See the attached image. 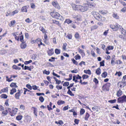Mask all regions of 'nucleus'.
<instances>
[{"label": "nucleus", "instance_id": "2", "mask_svg": "<svg viewBox=\"0 0 126 126\" xmlns=\"http://www.w3.org/2000/svg\"><path fill=\"white\" fill-rule=\"evenodd\" d=\"M51 16L53 18L61 20H64V18L57 12L53 11L50 13Z\"/></svg>", "mask_w": 126, "mask_h": 126}, {"label": "nucleus", "instance_id": "4", "mask_svg": "<svg viewBox=\"0 0 126 126\" xmlns=\"http://www.w3.org/2000/svg\"><path fill=\"white\" fill-rule=\"evenodd\" d=\"M110 28L115 31H118L119 29H121L122 26L117 23H116L115 25L111 24L110 25Z\"/></svg>", "mask_w": 126, "mask_h": 126}, {"label": "nucleus", "instance_id": "5", "mask_svg": "<svg viewBox=\"0 0 126 126\" xmlns=\"http://www.w3.org/2000/svg\"><path fill=\"white\" fill-rule=\"evenodd\" d=\"M117 101L118 103H120L126 102V96L124 95L119 98L118 99Z\"/></svg>", "mask_w": 126, "mask_h": 126}, {"label": "nucleus", "instance_id": "26", "mask_svg": "<svg viewBox=\"0 0 126 126\" xmlns=\"http://www.w3.org/2000/svg\"><path fill=\"white\" fill-rule=\"evenodd\" d=\"M40 30L43 33H44L46 32V30L44 29L43 27L42 26H40L39 27Z\"/></svg>", "mask_w": 126, "mask_h": 126}, {"label": "nucleus", "instance_id": "42", "mask_svg": "<svg viewBox=\"0 0 126 126\" xmlns=\"http://www.w3.org/2000/svg\"><path fill=\"white\" fill-rule=\"evenodd\" d=\"M67 93L71 96H74V94L72 93L70 90H68V91L67 92Z\"/></svg>", "mask_w": 126, "mask_h": 126}, {"label": "nucleus", "instance_id": "47", "mask_svg": "<svg viewBox=\"0 0 126 126\" xmlns=\"http://www.w3.org/2000/svg\"><path fill=\"white\" fill-rule=\"evenodd\" d=\"M55 53L57 54H59L60 53V50L59 49H56L55 50Z\"/></svg>", "mask_w": 126, "mask_h": 126}, {"label": "nucleus", "instance_id": "10", "mask_svg": "<svg viewBox=\"0 0 126 126\" xmlns=\"http://www.w3.org/2000/svg\"><path fill=\"white\" fill-rule=\"evenodd\" d=\"M10 112H11V109L9 108H8L5 111H3L2 113L4 115H7L8 113H9L10 114Z\"/></svg>", "mask_w": 126, "mask_h": 126}, {"label": "nucleus", "instance_id": "9", "mask_svg": "<svg viewBox=\"0 0 126 126\" xmlns=\"http://www.w3.org/2000/svg\"><path fill=\"white\" fill-rule=\"evenodd\" d=\"M18 109L16 108H13L11 109V112H10V114L12 116H13L16 114L17 111Z\"/></svg>", "mask_w": 126, "mask_h": 126}, {"label": "nucleus", "instance_id": "6", "mask_svg": "<svg viewBox=\"0 0 126 126\" xmlns=\"http://www.w3.org/2000/svg\"><path fill=\"white\" fill-rule=\"evenodd\" d=\"M52 4L53 6L56 9L58 10H60L61 9V7L57 1L52 2Z\"/></svg>", "mask_w": 126, "mask_h": 126}, {"label": "nucleus", "instance_id": "48", "mask_svg": "<svg viewBox=\"0 0 126 126\" xmlns=\"http://www.w3.org/2000/svg\"><path fill=\"white\" fill-rule=\"evenodd\" d=\"M67 38H68L69 39H72V35L70 34H68L66 36Z\"/></svg>", "mask_w": 126, "mask_h": 126}, {"label": "nucleus", "instance_id": "22", "mask_svg": "<svg viewBox=\"0 0 126 126\" xmlns=\"http://www.w3.org/2000/svg\"><path fill=\"white\" fill-rule=\"evenodd\" d=\"M107 76V73L106 71L104 72L101 74V77L104 78H105Z\"/></svg>", "mask_w": 126, "mask_h": 126}, {"label": "nucleus", "instance_id": "33", "mask_svg": "<svg viewBox=\"0 0 126 126\" xmlns=\"http://www.w3.org/2000/svg\"><path fill=\"white\" fill-rule=\"evenodd\" d=\"M33 42L32 43H35V42H36L37 43L38 42H40V45H43V44L42 42L41 39L39 38H38L36 39V40H35V42H34V41H33Z\"/></svg>", "mask_w": 126, "mask_h": 126}, {"label": "nucleus", "instance_id": "57", "mask_svg": "<svg viewBox=\"0 0 126 126\" xmlns=\"http://www.w3.org/2000/svg\"><path fill=\"white\" fill-rule=\"evenodd\" d=\"M32 62V60H30L29 61H26L24 62V64H25L27 65L28 64L31 63Z\"/></svg>", "mask_w": 126, "mask_h": 126}, {"label": "nucleus", "instance_id": "14", "mask_svg": "<svg viewBox=\"0 0 126 126\" xmlns=\"http://www.w3.org/2000/svg\"><path fill=\"white\" fill-rule=\"evenodd\" d=\"M18 12L19 11L17 10L16 9L15 11H13L12 12L10 13L9 15L11 16H14V15L18 13Z\"/></svg>", "mask_w": 126, "mask_h": 126}, {"label": "nucleus", "instance_id": "21", "mask_svg": "<svg viewBox=\"0 0 126 126\" xmlns=\"http://www.w3.org/2000/svg\"><path fill=\"white\" fill-rule=\"evenodd\" d=\"M84 72L86 74H88L89 75H91V72L90 70H84Z\"/></svg>", "mask_w": 126, "mask_h": 126}, {"label": "nucleus", "instance_id": "15", "mask_svg": "<svg viewBox=\"0 0 126 126\" xmlns=\"http://www.w3.org/2000/svg\"><path fill=\"white\" fill-rule=\"evenodd\" d=\"M25 120L28 123H30L31 120V118L30 116H27L25 117Z\"/></svg>", "mask_w": 126, "mask_h": 126}, {"label": "nucleus", "instance_id": "43", "mask_svg": "<svg viewBox=\"0 0 126 126\" xmlns=\"http://www.w3.org/2000/svg\"><path fill=\"white\" fill-rule=\"evenodd\" d=\"M2 91L3 93H6L8 91V88L6 87L2 89Z\"/></svg>", "mask_w": 126, "mask_h": 126}, {"label": "nucleus", "instance_id": "49", "mask_svg": "<svg viewBox=\"0 0 126 126\" xmlns=\"http://www.w3.org/2000/svg\"><path fill=\"white\" fill-rule=\"evenodd\" d=\"M20 40L21 42H24V41L23 40V36L21 35L19 37Z\"/></svg>", "mask_w": 126, "mask_h": 126}, {"label": "nucleus", "instance_id": "3", "mask_svg": "<svg viewBox=\"0 0 126 126\" xmlns=\"http://www.w3.org/2000/svg\"><path fill=\"white\" fill-rule=\"evenodd\" d=\"M91 14L96 19L99 21H103L105 20L104 18L102 17L98 12L93 11L91 13Z\"/></svg>", "mask_w": 126, "mask_h": 126}, {"label": "nucleus", "instance_id": "45", "mask_svg": "<svg viewBox=\"0 0 126 126\" xmlns=\"http://www.w3.org/2000/svg\"><path fill=\"white\" fill-rule=\"evenodd\" d=\"M85 112L84 110L83 109H81L80 111V114L82 115L84 114Z\"/></svg>", "mask_w": 126, "mask_h": 126}, {"label": "nucleus", "instance_id": "32", "mask_svg": "<svg viewBox=\"0 0 126 126\" xmlns=\"http://www.w3.org/2000/svg\"><path fill=\"white\" fill-rule=\"evenodd\" d=\"M52 104L51 102H50V104H49V106L48 105L47 106V107L48 109V110H52V109L51 108V107H52Z\"/></svg>", "mask_w": 126, "mask_h": 126}, {"label": "nucleus", "instance_id": "30", "mask_svg": "<svg viewBox=\"0 0 126 126\" xmlns=\"http://www.w3.org/2000/svg\"><path fill=\"white\" fill-rule=\"evenodd\" d=\"M0 97L2 98L6 99L7 98L8 96L5 94H3L0 95Z\"/></svg>", "mask_w": 126, "mask_h": 126}, {"label": "nucleus", "instance_id": "52", "mask_svg": "<svg viewBox=\"0 0 126 126\" xmlns=\"http://www.w3.org/2000/svg\"><path fill=\"white\" fill-rule=\"evenodd\" d=\"M122 62L120 60H117L115 64H120L121 63H122Z\"/></svg>", "mask_w": 126, "mask_h": 126}, {"label": "nucleus", "instance_id": "61", "mask_svg": "<svg viewBox=\"0 0 126 126\" xmlns=\"http://www.w3.org/2000/svg\"><path fill=\"white\" fill-rule=\"evenodd\" d=\"M121 11L124 13L126 11V6L122 9Z\"/></svg>", "mask_w": 126, "mask_h": 126}, {"label": "nucleus", "instance_id": "19", "mask_svg": "<svg viewBox=\"0 0 126 126\" xmlns=\"http://www.w3.org/2000/svg\"><path fill=\"white\" fill-rule=\"evenodd\" d=\"M101 70L100 69L98 68L96 70L95 73L98 75H100L101 73Z\"/></svg>", "mask_w": 126, "mask_h": 126}, {"label": "nucleus", "instance_id": "27", "mask_svg": "<svg viewBox=\"0 0 126 126\" xmlns=\"http://www.w3.org/2000/svg\"><path fill=\"white\" fill-rule=\"evenodd\" d=\"M112 16L114 18L116 19H119V16L117 15V14L116 13H113L112 15Z\"/></svg>", "mask_w": 126, "mask_h": 126}, {"label": "nucleus", "instance_id": "18", "mask_svg": "<svg viewBox=\"0 0 126 126\" xmlns=\"http://www.w3.org/2000/svg\"><path fill=\"white\" fill-rule=\"evenodd\" d=\"M16 23V21L15 20L11 21L10 24L9 25V26L10 27H14L15 26V24Z\"/></svg>", "mask_w": 126, "mask_h": 126}, {"label": "nucleus", "instance_id": "31", "mask_svg": "<svg viewBox=\"0 0 126 126\" xmlns=\"http://www.w3.org/2000/svg\"><path fill=\"white\" fill-rule=\"evenodd\" d=\"M98 28V26L96 25H94L91 28V31H92Z\"/></svg>", "mask_w": 126, "mask_h": 126}, {"label": "nucleus", "instance_id": "56", "mask_svg": "<svg viewBox=\"0 0 126 126\" xmlns=\"http://www.w3.org/2000/svg\"><path fill=\"white\" fill-rule=\"evenodd\" d=\"M69 85V83L68 82H65L63 84V86H67Z\"/></svg>", "mask_w": 126, "mask_h": 126}, {"label": "nucleus", "instance_id": "8", "mask_svg": "<svg viewBox=\"0 0 126 126\" xmlns=\"http://www.w3.org/2000/svg\"><path fill=\"white\" fill-rule=\"evenodd\" d=\"M17 92H18L15 94V97L16 99H19L21 96V94L23 93V91L22 90H18Z\"/></svg>", "mask_w": 126, "mask_h": 126}, {"label": "nucleus", "instance_id": "23", "mask_svg": "<svg viewBox=\"0 0 126 126\" xmlns=\"http://www.w3.org/2000/svg\"><path fill=\"white\" fill-rule=\"evenodd\" d=\"M78 21H79L81 20V16L80 15H77L74 17Z\"/></svg>", "mask_w": 126, "mask_h": 126}, {"label": "nucleus", "instance_id": "17", "mask_svg": "<svg viewBox=\"0 0 126 126\" xmlns=\"http://www.w3.org/2000/svg\"><path fill=\"white\" fill-rule=\"evenodd\" d=\"M53 49H51L47 52L48 55L49 56H51L54 53Z\"/></svg>", "mask_w": 126, "mask_h": 126}, {"label": "nucleus", "instance_id": "11", "mask_svg": "<svg viewBox=\"0 0 126 126\" xmlns=\"http://www.w3.org/2000/svg\"><path fill=\"white\" fill-rule=\"evenodd\" d=\"M27 46L26 44L23 42H22L20 45V47L22 49H25Z\"/></svg>", "mask_w": 126, "mask_h": 126}, {"label": "nucleus", "instance_id": "13", "mask_svg": "<svg viewBox=\"0 0 126 126\" xmlns=\"http://www.w3.org/2000/svg\"><path fill=\"white\" fill-rule=\"evenodd\" d=\"M33 66H28L25 65L24 66V69L25 70H28L31 71L32 69H33Z\"/></svg>", "mask_w": 126, "mask_h": 126}, {"label": "nucleus", "instance_id": "37", "mask_svg": "<svg viewBox=\"0 0 126 126\" xmlns=\"http://www.w3.org/2000/svg\"><path fill=\"white\" fill-rule=\"evenodd\" d=\"M72 22V21L70 20L69 19H67L65 20V21H64V23H67L68 24H69L71 23Z\"/></svg>", "mask_w": 126, "mask_h": 126}, {"label": "nucleus", "instance_id": "59", "mask_svg": "<svg viewBox=\"0 0 126 126\" xmlns=\"http://www.w3.org/2000/svg\"><path fill=\"white\" fill-rule=\"evenodd\" d=\"M39 100L41 102H42L44 100V99L42 96H40L39 98Z\"/></svg>", "mask_w": 126, "mask_h": 126}, {"label": "nucleus", "instance_id": "1", "mask_svg": "<svg viewBox=\"0 0 126 126\" xmlns=\"http://www.w3.org/2000/svg\"><path fill=\"white\" fill-rule=\"evenodd\" d=\"M72 7L74 10L82 12H85L88 10L86 3H84L82 5L73 4Z\"/></svg>", "mask_w": 126, "mask_h": 126}, {"label": "nucleus", "instance_id": "62", "mask_svg": "<svg viewBox=\"0 0 126 126\" xmlns=\"http://www.w3.org/2000/svg\"><path fill=\"white\" fill-rule=\"evenodd\" d=\"M23 89L24 90V94H26V92H27V91L30 92V91L29 90L27 89H26L24 88H23Z\"/></svg>", "mask_w": 126, "mask_h": 126}, {"label": "nucleus", "instance_id": "40", "mask_svg": "<svg viewBox=\"0 0 126 126\" xmlns=\"http://www.w3.org/2000/svg\"><path fill=\"white\" fill-rule=\"evenodd\" d=\"M64 102L63 101L59 100L57 102V104L58 105H60L64 104Z\"/></svg>", "mask_w": 126, "mask_h": 126}, {"label": "nucleus", "instance_id": "7", "mask_svg": "<svg viewBox=\"0 0 126 126\" xmlns=\"http://www.w3.org/2000/svg\"><path fill=\"white\" fill-rule=\"evenodd\" d=\"M86 3L87 7H88V9H89V7L91 8H94L96 5L95 4L94 2H89Z\"/></svg>", "mask_w": 126, "mask_h": 126}, {"label": "nucleus", "instance_id": "54", "mask_svg": "<svg viewBox=\"0 0 126 126\" xmlns=\"http://www.w3.org/2000/svg\"><path fill=\"white\" fill-rule=\"evenodd\" d=\"M116 101V99H114L113 100H111L108 101V102L111 103H115Z\"/></svg>", "mask_w": 126, "mask_h": 126}, {"label": "nucleus", "instance_id": "24", "mask_svg": "<svg viewBox=\"0 0 126 126\" xmlns=\"http://www.w3.org/2000/svg\"><path fill=\"white\" fill-rule=\"evenodd\" d=\"M16 89L15 88H12L10 90V94H13L14 93L16 92Z\"/></svg>", "mask_w": 126, "mask_h": 126}, {"label": "nucleus", "instance_id": "63", "mask_svg": "<svg viewBox=\"0 0 126 126\" xmlns=\"http://www.w3.org/2000/svg\"><path fill=\"white\" fill-rule=\"evenodd\" d=\"M72 61L73 63L75 64L76 65H77L78 64V62H77L74 59L72 60Z\"/></svg>", "mask_w": 126, "mask_h": 126}, {"label": "nucleus", "instance_id": "41", "mask_svg": "<svg viewBox=\"0 0 126 126\" xmlns=\"http://www.w3.org/2000/svg\"><path fill=\"white\" fill-rule=\"evenodd\" d=\"M124 83H122L121 82H119L118 83V86L119 87H120V88H122V85H123V84Z\"/></svg>", "mask_w": 126, "mask_h": 126}, {"label": "nucleus", "instance_id": "64", "mask_svg": "<svg viewBox=\"0 0 126 126\" xmlns=\"http://www.w3.org/2000/svg\"><path fill=\"white\" fill-rule=\"evenodd\" d=\"M56 39L55 38H53L52 39L53 42V43L54 44H57V42L56 41Z\"/></svg>", "mask_w": 126, "mask_h": 126}, {"label": "nucleus", "instance_id": "36", "mask_svg": "<svg viewBox=\"0 0 126 126\" xmlns=\"http://www.w3.org/2000/svg\"><path fill=\"white\" fill-rule=\"evenodd\" d=\"M90 116L89 114L88 113L86 112V113L85 117V120H88V119L89 118Z\"/></svg>", "mask_w": 126, "mask_h": 126}, {"label": "nucleus", "instance_id": "16", "mask_svg": "<svg viewBox=\"0 0 126 126\" xmlns=\"http://www.w3.org/2000/svg\"><path fill=\"white\" fill-rule=\"evenodd\" d=\"M121 29L120 32L121 33L123 34L124 36H125L126 35V31L122 27Z\"/></svg>", "mask_w": 126, "mask_h": 126}, {"label": "nucleus", "instance_id": "34", "mask_svg": "<svg viewBox=\"0 0 126 126\" xmlns=\"http://www.w3.org/2000/svg\"><path fill=\"white\" fill-rule=\"evenodd\" d=\"M22 118V115H18L16 117V119L18 121L21 120Z\"/></svg>", "mask_w": 126, "mask_h": 126}, {"label": "nucleus", "instance_id": "25", "mask_svg": "<svg viewBox=\"0 0 126 126\" xmlns=\"http://www.w3.org/2000/svg\"><path fill=\"white\" fill-rule=\"evenodd\" d=\"M21 11L22 12H27V10L26 6H24L22 7L21 9Z\"/></svg>", "mask_w": 126, "mask_h": 126}, {"label": "nucleus", "instance_id": "44", "mask_svg": "<svg viewBox=\"0 0 126 126\" xmlns=\"http://www.w3.org/2000/svg\"><path fill=\"white\" fill-rule=\"evenodd\" d=\"M34 109L33 112L34 114L36 116V117L37 116V110L36 109L35 107H33Z\"/></svg>", "mask_w": 126, "mask_h": 126}, {"label": "nucleus", "instance_id": "38", "mask_svg": "<svg viewBox=\"0 0 126 126\" xmlns=\"http://www.w3.org/2000/svg\"><path fill=\"white\" fill-rule=\"evenodd\" d=\"M74 58L76 60H79L81 58L79 54H77L75 56Z\"/></svg>", "mask_w": 126, "mask_h": 126}, {"label": "nucleus", "instance_id": "60", "mask_svg": "<svg viewBox=\"0 0 126 126\" xmlns=\"http://www.w3.org/2000/svg\"><path fill=\"white\" fill-rule=\"evenodd\" d=\"M104 61H103L102 62L100 63V66H104Z\"/></svg>", "mask_w": 126, "mask_h": 126}, {"label": "nucleus", "instance_id": "12", "mask_svg": "<svg viewBox=\"0 0 126 126\" xmlns=\"http://www.w3.org/2000/svg\"><path fill=\"white\" fill-rule=\"evenodd\" d=\"M78 50L79 53H80L82 57L84 56L85 54L84 52V51L83 50L79 48H78Z\"/></svg>", "mask_w": 126, "mask_h": 126}, {"label": "nucleus", "instance_id": "35", "mask_svg": "<svg viewBox=\"0 0 126 126\" xmlns=\"http://www.w3.org/2000/svg\"><path fill=\"white\" fill-rule=\"evenodd\" d=\"M89 76L86 74H84L82 76V78L83 79H86L89 78Z\"/></svg>", "mask_w": 126, "mask_h": 126}, {"label": "nucleus", "instance_id": "58", "mask_svg": "<svg viewBox=\"0 0 126 126\" xmlns=\"http://www.w3.org/2000/svg\"><path fill=\"white\" fill-rule=\"evenodd\" d=\"M67 44L66 43H64L63 44V50H66V46H67Z\"/></svg>", "mask_w": 126, "mask_h": 126}, {"label": "nucleus", "instance_id": "55", "mask_svg": "<svg viewBox=\"0 0 126 126\" xmlns=\"http://www.w3.org/2000/svg\"><path fill=\"white\" fill-rule=\"evenodd\" d=\"M26 86L30 90H31L32 89V86H31L29 84H27L26 85Z\"/></svg>", "mask_w": 126, "mask_h": 126}, {"label": "nucleus", "instance_id": "53", "mask_svg": "<svg viewBox=\"0 0 126 126\" xmlns=\"http://www.w3.org/2000/svg\"><path fill=\"white\" fill-rule=\"evenodd\" d=\"M69 78H68L65 79L67 81H69L72 79V74H69Z\"/></svg>", "mask_w": 126, "mask_h": 126}, {"label": "nucleus", "instance_id": "51", "mask_svg": "<svg viewBox=\"0 0 126 126\" xmlns=\"http://www.w3.org/2000/svg\"><path fill=\"white\" fill-rule=\"evenodd\" d=\"M13 36H14L15 39L16 40L18 41H19V38L17 36L15 35V34H12Z\"/></svg>", "mask_w": 126, "mask_h": 126}, {"label": "nucleus", "instance_id": "29", "mask_svg": "<svg viewBox=\"0 0 126 126\" xmlns=\"http://www.w3.org/2000/svg\"><path fill=\"white\" fill-rule=\"evenodd\" d=\"M10 86L12 87H14L15 88H17V86L16 84V83L13 82L11 83L10 85Z\"/></svg>", "mask_w": 126, "mask_h": 126}, {"label": "nucleus", "instance_id": "46", "mask_svg": "<svg viewBox=\"0 0 126 126\" xmlns=\"http://www.w3.org/2000/svg\"><path fill=\"white\" fill-rule=\"evenodd\" d=\"M25 21L27 23H30L32 22V20L29 18H28L25 20Z\"/></svg>", "mask_w": 126, "mask_h": 126}, {"label": "nucleus", "instance_id": "50", "mask_svg": "<svg viewBox=\"0 0 126 126\" xmlns=\"http://www.w3.org/2000/svg\"><path fill=\"white\" fill-rule=\"evenodd\" d=\"M50 72L49 71H47L46 70H45L43 72V73L44 74H45L47 75H48L50 74Z\"/></svg>", "mask_w": 126, "mask_h": 126}, {"label": "nucleus", "instance_id": "28", "mask_svg": "<svg viewBox=\"0 0 126 126\" xmlns=\"http://www.w3.org/2000/svg\"><path fill=\"white\" fill-rule=\"evenodd\" d=\"M52 23L54 24H55L58 25L59 26L60 25V24L58 21H57L55 20H52Z\"/></svg>", "mask_w": 126, "mask_h": 126}, {"label": "nucleus", "instance_id": "39", "mask_svg": "<svg viewBox=\"0 0 126 126\" xmlns=\"http://www.w3.org/2000/svg\"><path fill=\"white\" fill-rule=\"evenodd\" d=\"M75 37L76 39H78L79 37V33L77 32L75 35Z\"/></svg>", "mask_w": 126, "mask_h": 126}, {"label": "nucleus", "instance_id": "20", "mask_svg": "<svg viewBox=\"0 0 126 126\" xmlns=\"http://www.w3.org/2000/svg\"><path fill=\"white\" fill-rule=\"evenodd\" d=\"M122 92L120 90H119L117 92L116 95L118 97L121 96L122 94Z\"/></svg>", "mask_w": 126, "mask_h": 126}]
</instances>
